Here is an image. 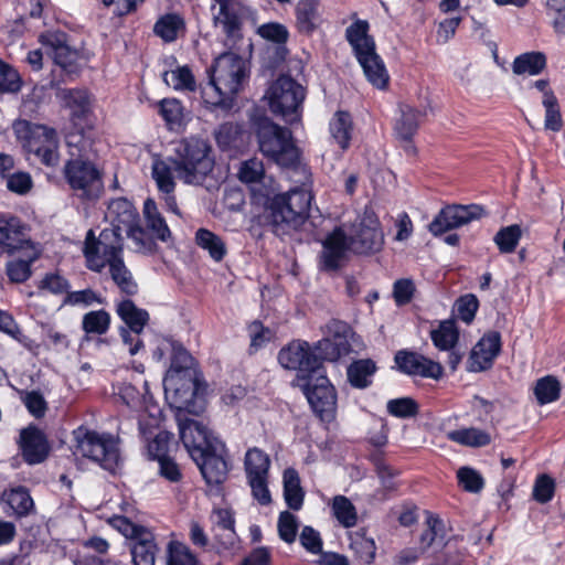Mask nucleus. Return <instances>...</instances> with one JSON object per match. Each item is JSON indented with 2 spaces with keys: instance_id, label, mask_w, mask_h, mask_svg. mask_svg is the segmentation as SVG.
<instances>
[{
  "instance_id": "1",
  "label": "nucleus",
  "mask_w": 565,
  "mask_h": 565,
  "mask_svg": "<svg viewBox=\"0 0 565 565\" xmlns=\"http://www.w3.org/2000/svg\"><path fill=\"white\" fill-rule=\"evenodd\" d=\"M122 245V234L117 228H104L98 237L89 230L83 252L90 270L100 273L108 266L109 275L117 287L127 295H134L138 286L124 263Z\"/></svg>"
},
{
  "instance_id": "2",
  "label": "nucleus",
  "mask_w": 565,
  "mask_h": 565,
  "mask_svg": "<svg viewBox=\"0 0 565 565\" xmlns=\"http://www.w3.org/2000/svg\"><path fill=\"white\" fill-rule=\"evenodd\" d=\"M301 175L295 182L300 186L290 189L286 193L276 194L267 204L268 217L276 234L285 233L287 228H297L305 223L313 195L311 192L312 178L308 167H300Z\"/></svg>"
},
{
  "instance_id": "3",
  "label": "nucleus",
  "mask_w": 565,
  "mask_h": 565,
  "mask_svg": "<svg viewBox=\"0 0 565 565\" xmlns=\"http://www.w3.org/2000/svg\"><path fill=\"white\" fill-rule=\"evenodd\" d=\"M246 78L247 63L243 57L232 52L221 54L214 61L210 83L202 88L203 103L218 104L223 102L220 96L207 97L210 93L217 95L218 92L234 98L243 88Z\"/></svg>"
},
{
  "instance_id": "4",
  "label": "nucleus",
  "mask_w": 565,
  "mask_h": 565,
  "mask_svg": "<svg viewBox=\"0 0 565 565\" xmlns=\"http://www.w3.org/2000/svg\"><path fill=\"white\" fill-rule=\"evenodd\" d=\"M259 150L268 159L282 168L291 169L294 177L301 175L299 149L296 147L289 129L271 121L260 124L257 132Z\"/></svg>"
},
{
  "instance_id": "5",
  "label": "nucleus",
  "mask_w": 565,
  "mask_h": 565,
  "mask_svg": "<svg viewBox=\"0 0 565 565\" xmlns=\"http://www.w3.org/2000/svg\"><path fill=\"white\" fill-rule=\"evenodd\" d=\"M367 31L369 23L359 20L347 29L345 36L367 81L377 88H384L388 83V74L382 58L375 53L374 41Z\"/></svg>"
},
{
  "instance_id": "6",
  "label": "nucleus",
  "mask_w": 565,
  "mask_h": 565,
  "mask_svg": "<svg viewBox=\"0 0 565 565\" xmlns=\"http://www.w3.org/2000/svg\"><path fill=\"white\" fill-rule=\"evenodd\" d=\"M12 128L25 151L33 153L46 166L57 164L60 159L58 139L53 128L23 119L15 120Z\"/></svg>"
},
{
  "instance_id": "7",
  "label": "nucleus",
  "mask_w": 565,
  "mask_h": 565,
  "mask_svg": "<svg viewBox=\"0 0 565 565\" xmlns=\"http://www.w3.org/2000/svg\"><path fill=\"white\" fill-rule=\"evenodd\" d=\"M210 146L200 138H188L177 147L174 160L177 177L185 183H199L212 170L213 161L209 157Z\"/></svg>"
},
{
  "instance_id": "8",
  "label": "nucleus",
  "mask_w": 565,
  "mask_h": 565,
  "mask_svg": "<svg viewBox=\"0 0 565 565\" xmlns=\"http://www.w3.org/2000/svg\"><path fill=\"white\" fill-rule=\"evenodd\" d=\"M75 454L89 459L105 470L114 471L119 462L117 439L105 433H97L85 427L74 430Z\"/></svg>"
},
{
  "instance_id": "9",
  "label": "nucleus",
  "mask_w": 565,
  "mask_h": 565,
  "mask_svg": "<svg viewBox=\"0 0 565 565\" xmlns=\"http://www.w3.org/2000/svg\"><path fill=\"white\" fill-rule=\"evenodd\" d=\"M78 142H82L81 148H77L78 153L71 152L77 158L68 160L64 167L65 179L79 196L95 199L103 189L102 171L88 158H83L81 152L86 148V140L81 138Z\"/></svg>"
},
{
  "instance_id": "10",
  "label": "nucleus",
  "mask_w": 565,
  "mask_h": 565,
  "mask_svg": "<svg viewBox=\"0 0 565 565\" xmlns=\"http://www.w3.org/2000/svg\"><path fill=\"white\" fill-rule=\"evenodd\" d=\"M266 98L274 114L294 122L305 99V88L291 77L280 76L267 89Z\"/></svg>"
},
{
  "instance_id": "11",
  "label": "nucleus",
  "mask_w": 565,
  "mask_h": 565,
  "mask_svg": "<svg viewBox=\"0 0 565 565\" xmlns=\"http://www.w3.org/2000/svg\"><path fill=\"white\" fill-rule=\"evenodd\" d=\"M348 241H350L351 250L355 254H373L382 249L384 233L372 209L365 207L351 225Z\"/></svg>"
},
{
  "instance_id": "12",
  "label": "nucleus",
  "mask_w": 565,
  "mask_h": 565,
  "mask_svg": "<svg viewBox=\"0 0 565 565\" xmlns=\"http://www.w3.org/2000/svg\"><path fill=\"white\" fill-rule=\"evenodd\" d=\"M301 386L315 414L323 422L332 420L337 412V392L324 370L311 374Z\"/></svg>"
},
{
  "instance_id": "13",
  "label": "nucleus",
  "mask_w": 565,
  "mask_h": 565,
  "mask_svg": "<svg viewBox=\"0 0 565 565\" xmlns=\"http://www.w3.org/2000/svg\"><path fill=\"white\" fill-rule=\"evenodd\" d=\"M278 361L282 367L298 371L303 381L323 370L316 352L306 341H294L282 348L279 351Z\"/></svg>"
},
{
  "instance_id": "14",
  "label": "nucleus",
  "mask_w": 565,
  "mask_h": 565,
  "mask_svg": "<svg viewBox=\"0 0 565 565\" xmlns=\"http://www.w3.org/2000/svg\"><path fill=\"white\" fill-rule=\"evenodd\" d=\"M117 313L128 328L120 329V337L124 344L128 348L130 355H135L143 347L139 334L149 321V313L145 309L125 299L117 305Z\"/></svg>"
},
{
  "instance_id": "15",
  "label": "nucleus",
  "mask_w": 565,
  "mask_h": 565,
  "mask_svg": "<svg viewBox=\"0 0 565 565\" xmlns=\"http://www.w3.org/2000/svg\"><path fill=\"white\" fill-rule=\"evenodd\" d=\"M483 215L482 206L478 204L469 205H448L440 210L428 226L429 232L435 235H441L447 231L469 224L479 220Z\"/></svg>"
},
{
  "instance_id": "16",
  "label": "nucleus",
  "mask_w": 565,
  "mask_h": 565,
  "mask_svg": "<svg viewBox=\"0 0 565 565\" xmlns=\"http://www.w3.org/2000/svg\"><path fill=\"white\" fill-rule=\"evenodd\" d=\"M203 478L209 484L224 482L228 475L226 447L223 441H212V446L205 449L200 458H193Z\"/></svg>"
},
{
  "instance_id": "17",
  "label": "nucleus",
  "mask_w": 565,
  "mask_h": 565,
  "mask_svg": "<svg viewBox=\"0 0 565 565\" xmlns=\"http://www.w3.org/2000/svg\"><path fill=\"white\" fill-rule=\"evenodd\" d=\"M41 42L47 55L67 74H74L79 68L81 55L67 44L63 32H47L41 35Z\"/></svg>"
},
{
  "instance_id": "18",
  "label": "nucleus",
  "mask_w": 565,
  "mask_h": 565,
  "mask_svg": "<svg viewBox=\"0 0 565 565\" xmlns=\"http://www.w3.org/2000/svg\"><path fill=\"white\" fill-rule=\"evenodd\" d=\"M166 399L175 408H185L195 394L193 373L166 374L163 379Z\"/></svg>"
},
{
  "instance_id": "19",
  "label": "nucleus",
  "mask_w": 565,
  "mask_h": 565,
  "mask_svg": "<svg viewBox=\"0 0 565 565\" xmlns=\"http://www.w3.org/2000/svg\"><path fill=\"white\" fill-rule=\"evenodd\" d=\"M180 438L191 458H200L212 441L218 438L212 436L205 426L194 419H184L179 423Z\"/></svg>"
},
{
  "instance_id": "20",
  "label": "nucleus",
  "mask_w": 565,
  "mask_h": 565,
  "mask_svg": "<svg viewBox=\"0 0 565 565\" xmlns=\"http://www.w3.org/2000/svg\"><path fill=\"white\" fill-rule=\"evenodd\" d=\"M395 363L399 371L408 375H419L435 380L443 375V367L439 363L418 353L398 351L395 355Z\"/></svg>"
},
{
  "instance_id": "21",
  "label": "nucleus",
  "mask_w": 565,
  "mask_h": 565,
  "mask_svg": "<svg viewBox=\"0 0 565 565\" xmlns=\"http://www.w3.org/2000/svg\"><path fill=\"white\" fill-rule=\"evenodd\" d=\"M501 349V337L497 331L484 334L473 347L469 356L468 369L480 372L491 367Z\"/></svg>"
},
{
  "instance_id": "22",
  "label": "nucleus",
  "mask_w": 565,
  "mask_h": 565,
  "mask_svg": "<svg viewBox=\"0 0 565 565\" xmlns=\"http://www.w3.org/2000/svg\"><path fill=\"white\" fill-rule=\"evenodd\" d=\"M348 250H351L348 235L342 227L334 228L323 242L321 253L322 267L327 270L339 268L345 260Z\"/></svg>"
},
{
  "instance_id": "23",
  "label": "nucleus",
  "mask_w": 565,
  "mask_h": 565,
  "mask_svg": "<svg viewBox=\"0 0 565 565\" xmlns=\"http://www.w3.org/2000/svg\"><path fill=\"white\" fill-rule=\"evenodd\" d=\"M19 446L23 459L30 465H36L44 461L50 450L44 434L33 426H29L21 430Z\"/></svg>"
},
{
  "instance_id": "24",
  "label": "nucleus",
  "mask_w": 565,
  "mask_h": 565,
  "mask_svg": "<svg viewBox=\"0 0 565 565\" xmlns=\"http://www.w3.org/2000/svg\"><path fill=\"white\" fill-rule=\"evenodd\" d=\"M211 12L215 26L232 36L239 29L238 8L236 0H212Z\"/></svg>"
},
{
  "instance_id": "25",
  "label": "nucleus",
  "mask_w": 565,
  "mask_h": 565,
  "mask_svg": "<svg viewBox=\"0 0 565 565\" xmlns=\"http://www.w3.org/2000/svg\"><path fill=\"white\" fill-rule=\"evenodd\" d=\"M106 218L111 224L110 228H117L122 234L126 228L135 225L138 221V212L129 200L118 198L109 202Z\"/></svg>"
},
{
  "instance_id": "26",
  "label": "nucleus",
  "mask_w": 565,
  "mask_h": 565,
  "mask_svg": "<svg viewBox=\"0 0 565 565\" xmlns=\"http://www.w3.org/2000/svg\"><path fill=\"white\" fill-rule=\"evenodd\" d=\"M22 223L17 217L0 218V254L24 248L28 239L24 237Z\"/></svg>"
},
{
  "instance_id": "27",
  "label": "nucleus",
  "mask_w": 565,
  "mask_h": 565,
  "mask_svg": "<svg viewBox=\"0 0 565 565\" xmlns=\"http://www.w3.org/2000/svg\"><path fill=\"white\" fill-rule=\"evenodd\" d=\"M399 110L401 117L395 124L396 136L406 142V151H414L411 139L417 131L422 118L426 116V111L417 110L411 105H402Z\"/></svg>"
},
{
  "instance_id": "28",
  "label": "nucleus",
  "mask_w": 565,
  "mask_h": 565,
  "mask_svg": "<svg viewBox=\"0 0 565 565\" xmlns=\"http://www.w3.org/2000/svg\"><path fill=\"white\" fill-rule=\"evenodd\" d=\"M175 60L170 58V70L162 73V79L169 87L177 92H194L196 89V81L192 70L188 65H174Z\"/></svg>"
},
{
  "instance_id": "29",
  "label": "nucleus",
  "mask_w": 565,
  "mask_h": 565,
  "mask_svg": "<svg viewBox=\"0 0 565 565\" xmlns=\"http://www.w3.org/2000/svg\"><path fill=\"white\" fill-rule=\"evenodd\" d=\"M25 256L8 263L7 274L10 280L23 282L31 276V264L38 259L39 250L30 241L24 243Z\"/></svg>"
},
{
  "instance_id": "30",
  "label": "nucleus",
  "mask_w": 565,
  "mask_h": 565,
  "mask_svg": "<svg viewBox=\"0 0 565 565\" xmlns=\"http://www.w3.org/2000/svg\"><path fill=\"white\" fill-rule=\"evenodd\" d=\"M284 498L287 505L295 511H299L303 504L305 492L300 486L298 472L288 468L284 471Z\"/></svg>"
},
{
  "instance_id": "31",
  "label": "nucleus",
  "mask_w": 565,
  "mask_h": 565,
  "mask_svg": "<svg viewBox=\"0 0 565 565\" xmlns=\"http://www.w3.org/2000/svg\"><path fill=\"white\" fill-rule=\"evenodd\" d=\"M57 98L70 108L75 116H82L89 110L90 97L83 88H63L57 92Z\"/></svg>"
},
{
  "instance_id": "32",
  "label": "nucleus",
  "mask_w": 565,
  "mask_h": 565,
  "mask_svg": "<svg viewBox=\"0 0 565 565\" xmlns=\"http://www.w3.org/2000/svg\"><path fill=\"white\" fill-rule=\"evenodd\" d=\"M350 345L344 337L337 334L333 339H322L315 347L319 363L321 360L335 361L342 355L348 354ZM322 366V364H320Z\"/></svg>"
},
{
  "instance_id": "33",
  "label": "nucleus",
  "mask_w": 565,
  "mask_h": 565,
  "mask_svg": "<svg viewBox=\"0 0 565 565\" xmlns=\"http://www.w3.org/2000/svg\"><path fill=\"white\" fill-rule=\"evenodd\" d=\"M131 547V555L135 565H154L157 545L150 531L141 532L140 537L135 540Z\"/></svg>"
},
{
  "instance_id": "34",
  "label": "nucleus",
  "mask_w": 565,
  "mask_h": 565,
  "mask_svg": "<svg viewBox=\"0 0 565 565\" xmlns=\"http://www.w3.org/2000/svg\"><path fill=\"white\" fill-rule=\"evenodd\" d=\"M244 467L247 479L268 477L270 459L265 451L254 447L246 451Z\"/></svg>"
},
{
  "instance_id": "35",
  "label": "nucleus",
  "mask_w": 565,
  "mask_h": 565,
  "mask_svg": "<svg viewBox=\"0 0 565 565\" xmlns=\"http://www.w3.org/2000/svg\"><path fill=\"white\" fill-rule=\"evenodd\" d=\"M211 520L215 531L224 532V534L215 533L222 545H232L235 540L233 512L230 509H214Z\"/></svg>"
},
{
  "instance_id": "36",
  "label": "nucleus",
  "mask_w": 565,
  "mask_h": 565,
  "mask_svg": "<svg viewBox=\"0 0 565 565\" xmlns=\"http://www.w3.org/2000/svg\"><path fill=\"white\" fill-rule=\"evenodd\" d=\"M143 216L148 230H150L158 239L166 242L170 237L171 232L166 223V220L158 211L157 204L152 199H147L145 201Z\"/></svg>"
},
{
  "instance_id": "37",
  "label": "nucleus",
  "mask_w": 565,
  "mask_h": 565,
  "mask_svg": "<svg viewBox=\"0 0 565 565\" xmlns=\"http://www.w3.org/2000/svg\"><path fill=\"white\" fill-rule=\"evenodd\" d=\"M546 66V56L542 52H526L516 56L512 64L514 74L537 75Z\"/></svg>"
},
{
  "instance_id": "38",
  "label": "nucleus",
  "mask_w": 565,
  "mask_h": 565,
  "mask_svg": "<svg viewBox=\"0 0 565 565\" xmlns=\"http://www.w3.org/2000/svg\"><path fill=\"white\" fill-rule=\"evenodd\" d=\"M174 160L154 159L151 167L152 178L160 192H174Z\"/></svg>"
},
{
  "instance_id": "39",
  "label": "nucleus",
  "mask_w": 565,
  "mask_h": 565,
  "mask_svg": "<svg viewBox=\"0 0 565 565\" xmlns=\"http://www.w3.org/2000/svg\"><path fill=\"white\" fill-rule=\"evenodd\" d=\"M447 437L449 440L467 447H482L491 441V437L487 431L475 427L449 431Z\"/></svg>"
},
{
  "instance_id": "40",
  "label": "nucleus",
  "mask_w": 565,
  "mask_h": 565,
  "mask_svg": "<svg viewBox=\"0 0 565 565\" xmlns=\"http://www.w3.org/2000/svg\"><path fill=\"white\" fill-rule=\"evenodd\" d=\"M533 393L540 405L556 402L561 396V383L553 375H545L535 382Z\"/></svg>"
},
{
  "instance_id": "41",
  "label": "nucleus",
  "mask_w": 565,
  "mask_h": 565,
  "mask_svg": "<svg viewBox=\"0 0 565 565\" xmlns=\"http://www.w3.org/2000/svg\"><path fill=\"white\" fill-rule=\"evenodd\" d=\"M330 134L335 142L345 150L351 140L352 120L351 116L345 111H337L330 120Z\"/></svg>"
},
{
  "instance_id": "42",
  "label": "nucleus",
  "mask_w": 565,
  "mask_h": 565,
  "mask_svg": "<svg viewBox=\"0 0 565 565\" xmlns=\"http://www.w3.org/2000/svg\"><path fill=\"white\" fill-rule=\"evenodd\" d=\"M433 343L443 351L452 350L458 341L459 331L455 321H441L437 329L430 332Z\"/></svg>"
},
{
  "instance_id": "43",
  "label": "nucleus",
  "mask_w": 565,
  "mask_h": 565,
  "mask_svg": "<svg viewBox=\"0 0 565 565\" xmlns=\"http://www.w3.org/2000/svg\"><path fill=\"white\" fill-rule=\"evenodd\" d=\"M196 244L207 250L209 255L215 262H221L226 254V246L223 239L206 228H200L195 233Z\"/></svg>"
},
{
  "instance_id": "44",
  "label": "nucleus",
  "mask_w": 565,
  "mask_h": 565,
  "mask_svg": "<svg viewBox=\"0 0 565 565\" xmlns=\"http://www.w3.org/2000/svg\"><path fill=\"white\" fill-rule=\"evenodd\" d=\"M375 369V364L371 360L355 361L348 367V380L352 386L365 388L371 384V377Z\"/></svg>"
},
{
  "instance_id": "45",
  "label": "nucleus",
  "mask_w": 565,
  "mask_h": 565,
  "mask_svg": "<svg viewBox=\"0 0 565 565\" xmlns=\"http://www.w3.org/2000/svg\"><path fill=\"white\" fill-rule=\"evenodd\" d=\"M350 548L364 564H371L375 558V542L373 539L367 537L363 531H356L350 535Z\"/></svg>"
},
{
  "instance_id": "46",
  "label": "nucleus",
  "mask_w": 565,
  "mask_h": 565,
  "mask_svg": "<svg viewBox=\"0 0 565 565\" xmlns=\"http://www.w3.org/2000/svg\"><path fill=\"white\" fill-rule=\"evenodd\" d=\"M297 25L301 32H312L319 23L317 4L311 0H302L296 7Z\"/></svg>"
},
{
  "instance_id": "47",
  "label": "nucleus",
  "mask_w": 565,
  "mask_h": 565,
  "mask_svg": "<svg viewBox=\"0 0 565 565\" xmlns=\"http://www.w3.org/2000/svg\"><path fill=\"white\" fill-rule=\"evenodd\" d=\"M427 529L422 533L419 543L420 552H425L431 546L444 545V524L441 520L429 514L426 519Z\"/></svg>"
},
{
  "instance_id": "48",
  "label": "nucleus",
  "mask_w": 565,
  "mask_h": 565,
  "mask_svg": "<svg viewBox=\"0 0 565 565\" xmlns=\"http://www.w3.org/2000/svg\"><path fill=\"white\" fill-rule=\"evenodd\" d=\"M332 514L344 527H352L356 524L358 514L355 507L344 495H337L332 501Z\"/></svg>"
},
{
  "instance_id": "49",
  "label": "nucleus",
  "mask_w": 565,
  "mask_h": 565,
  "mask_svg": "<svg viewBox=\"0 0 565 565\" xmlns=\"http://www.w3.org/2000/svg\"><path fill=\"white\" fill-rule=\"evenodd\" d=\"M184 23L180 15L170 13L161 17L154 24L153 31L166 42H172L177 39L178 32Z\"/></svg>"
},
{
  "instance_id": "50",
  "label": "nucleus",
  "mask_w": 565,
  "mask_h": 565,
  "mask_svg": "<svg viewBox=\"0 0 565 565\" xmlns=\"http://www.w3.org/2000/svg\"><path fill=\"white\" fill-rule=\"evenodd\" d=\"M542 104L545 108L544 128L551 131H559L563 127V119L554 93H547L542 98Z\"/></svg>"
},
{
  "instance_id": "51",
  "label": "nucleus",
  "mask_w": 565,
  "mask_h": 565,
  "mask_svg": "<svg viewBox=\"0 0 565 565\" xmlns=\"http://www.w3.org/2000/svg\"><path fill=\"white\" fill-rule=\"evenodd\" d=\"M521 227L518 224H513L501 228L495 234L493 241L501 253L509 254L514 252L521 239Z\"/></svg>"
},
{
  "instance_id": "52",
  "label": "nucleus",
  "mask_w": 565,
  "mask_h": 565,
  "mask_svg": "<svg viewBox=\"0 0 565 565\" xmlns=\"http://www.w3.org/2000/svg\"><path fill=\"white\" fill-rule=\"evenodd\" d=\"M110 316L105 310L87 312L83 317L82 327L86 333L104 334L109 329Z\"/></svg>"
},
{
  "instance_id": "53",
  "label": "nucleus",
  "mask_w": 565,
  "mask_h": 565,
  "mask_svg": "<svg viewBox=\"0 0 565 565\" xmlns=\"http://www.w3.org/2000/svg\"><path fill=\"white\" fill-rule=\"evenodd\" d=\"M192 358L189 352L179 343H174L170 355V366L166 374L177 375L179 373H192Z\"/></svg>"
},
{
  "instance_id": "54",
  "label": "nucleus",
  "mask_w": 565,
  "mask_h": 565,
  "mask_svg": "<svg viewBox=\"0 0 565 565\" xmlns=\"http://www.w3.org/2000/svg\"><path fill=\"white\" fill-rule=\"evenodd\" d=\"M277 527L279 537L284 542L291 544L296 541L299 527V522L296 515L289 511H282L279 514Z\"/></svg>"
},
{
  "instance_id": "55",
  "label": "nucleus",
  "mask_w": 565,
  "mask_h": 565,
  "mask_svg": "<svg viewBox=\"0 0 565 565\" xmlns=\"http://www.w3.org/2000/svg\"><path fill=\"white\" fill-rule=\"evenodd\" d=\"M238 178L244 183H259L265 178V169L263 162L253 158L242 163Z\"/></svg>"
},
{
  "instance_id": "56",
  "label": "nucleus",
  "mask_w": 565,
  "mask_h": 565,
  "mask_svg": "<svg viewBox=\"0 0 565 565\" xmlns=\"http://www.w3.org/2000/svg\"><path fill=\"white\" fill-rule=\"evenodd\" d=\"M9 505L18 515H25L33 507V500L24 488L11 490L7 494Z\"/></svg>"
},
{
  "instance_id": "57",
  "label": "nucleus",
  "mask_w": 565,
  "mask_h": 565,
  "mask_svg": "<svg viewBox=\"0 0 565 565\" xmlns=\"http://www.w3.org/2000/svg\"><path fill=\"white\" fill-rule=\"evenodd\" d=\"M160 114L164 121L172 128L179 126L183 118V108L175 98H166L160 102Z\"/></svg>"
},
{
  "instance_id": "58",
  "label": "nucleus",
  "mask_w": 565,
  "mask_h": 565,
  "mask_svg": "<svg viewBox=\"0 0 565 565\" xmlns=\"http://www.w3.org/2000/svg\"><path fill=\"white\" fill-rule=\"evenodd\" d=\"M546 14L557 34H565V0H546Z\"/></svg>"
},
{
  "instance_id": "59",
  "label": "nucleus",
  "mask_w": 565,
  "mask_h": 565,
  "mask_svg": "<svg viewBox=\"0 0 565 565\" xmlns=\"http://www.w3.org/2000/svg\"><path fill=\"white\" fill-rule=\"evenodd\" d=\"M418 406L409 397L395 398L387 402V412L395 417L406 418L417 414Z\"/></svg>"
},
{
  "instance_id": "60",
  "label": "nucleus",
  "mask_w": 565,
  "mask_h": 565,
  "mask_svg": "<svg viewBox=\"0 0 565 565\" xmlns=\"http://www.w3.org/2000/svg\"><path fill=\"white\" fill-rule=\"evenodd\" d=\"M21 88L18 72L0 61V93H17Z\"/></svg>"
},
{
  "instance_id": "61",
  "label": "nucleus",
  "mask_w": 565,
  "mask_h": 565,
  "mask_svg": "<svg viewBox=\"0 0 565 565\" xmlns=\"http://www.w3.org/2000/svg\"><path fill=\"white\" fill-rule=\"evenodd\" d=\"M168 565H198V562L188 546L172 542L169 544Z\"/></svg>"
},
{
  "instance_id": "62",
  "label": "nucleus",
  "mask_w": 565,
  "mask_h": 565,
  "mask_svg": "<svg viewBox=\"0 0 565 565\" xmlns=\"http://www.w3.org/2000/svg\"><path fill=\"white\" fill-rule=\"evenodd\" d=\"M555 482L547 475L539 476L533 487V498L540 503H547L554 497Z\"/></svg>"
},
{
  "instance_id": "63",
  "label": "nucleus",
  "mask_w": 565,
  "mask_h": 565,
  "mask_svg": "<svg viewBox=\"0 0 565 565\" xmlns=\"http://www.w3.org/2000/svg\"><path fill=\"white\" fill-rule=\"evenodd\" d=\"M109 524L118 532H120L125 537L131 540L139 539L141 532L148 531L146 527L137 525L127 518L121 515H115L111 519H109Z\"/></svg>"
},
{
  "instance_id": "64",
  "label": "nucleus",
  "mask_w": 565,
  "mask_h": 565,
  "mask_svg": "<svg viewBox=\"0 0 565 565\" xmlns=\"http://www.w3.org/2000/svg\"><path fill=\"white\" fill-rule=\"evenodd\" d=\"M124 233H126V235L132 241L137 252L146 253L152 249L153 242L145 230L138 225V221L135 225L126 228Z\"/></svg>"
}]
</instances>
